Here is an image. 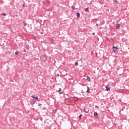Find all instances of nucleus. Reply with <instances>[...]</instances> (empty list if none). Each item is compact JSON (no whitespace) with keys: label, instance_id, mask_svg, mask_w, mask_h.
I'll return each instance as SVG.
<instances>
[{"label":"nucleus","instance_id":"obj_1","mask_svg":"<svg viewBox=\"0 0 129 129\" xmlns=\"http://www.w3.org/2000/svg\"><path fill=\"white\" fill-rule=\"evenodd\" d=\"M31 97H32V98L34 99H36V100H37V101H40V100H39V99L38 98V97H35V96H34V95H32V96H31Z\"/></svg>","mask_w":129,"mask_h":129},{"label":"nucleus","instance_id":"obj_2","mask_svg":"<svg viewBox=\"0 0 129 129\" xmlns=\"http://www.w3.org/2000/svg\"><path fill=\"white\" fill-rule=\"evenodd\" d=\"M120 28V25L117 24L116 25V30H119Z\"/></svg>","mask_w":129,"mask_h":129},{"label":"nucleus","instance_id":"obj_3","mask_svg":"<svg viewBox=\"0 0 129 129\" xmlns=\"http://www.w3.org/2000/svg\"><path fill=\"white\" fill-rule=\"evenodd\" d=\"M106 91H110V87H108V86H106Z\"/></svg>","mask_w":129,"mask_h":129},{"label":"nucleus","instance_id":"obj_4","mask_svg":"<svg viewBox=\"0 0 129 129\" xmlns=\"http://www.w3.org/2000/svg\"><path fill=\"white\" fill-rule=\"evenodd\" d=\"M58 93H59V94H63V91H61V88H59Z\"/></svg>","mask_w":129,"mask_h":129},{"label":"nucleus","instance_id":"obj_5","mask_svg":"<svg viewBox=\"0 0 129 129\" xmlns=\"http://www.w3.org/2000/svg\"><path fill=\"white\" fill-rule=\"evenodd\" d=\"M84 110L86 113H88V112H89V110L88 109H84Z\"/></svg>","mask_w":129,"mask_h":129},{"label":"nucleus","instance_id":"obj_6","mask_svg":"<svg viewBox=\"0 0 129 129\" xmlns=\"http://www.w3.org/2000/svg\"><path fill=\"white\" fill-rule=\"evenodd\" d=\"M113 48H114V49H116V50H118V46H113Z\"/></svg>","mask_w":129,"mask_h":129},{"label":"nucleus","instance_id":"obj_7","mask_svg":"<svg viewBox=\"0 0 129 129\" xmlns=\"http://www.w3.org/2000/svg\"><path fill=\"white\" fill-rule=\"evenodd\" d=\"M87 80L88 81V82H90V78L89 77H87Z\"/></svg>","mask_w":129,"mask_h":129},{"label":"nucleus","instance_id":"obj_8","mask_svg":"<svg viewBox=\"0 0 129 129\" xmlns=\"http://www.w3.org/2000/svg\"><path fill=\"white\" fill-rule=\"evenodd\" d=\"M77 17H78V18H79L80 17V13H77Z\"/></svg>","mask_w":129,"mask_h":129},{"label":"nucleus","instance_id":"obj_9","mask_svg":"<svg viewBox=\"0 0 129 129\" xmlns=\"http://www.w3.org/2000/svg\"><path fill=\"white\" fill-rule=\"evenodd\" d=\"M94 116H96L98 115V113H97V112H94Z\"/></svg>","mask_w":129,"mask_h":129},{"label":"nucleus","instance_id":"obj_10","mask_svg":"<svg viewBox=\"0 0 129 129\" xmlns=\"http://www.w3.org/2000/svg\"><path fill=\"white\" fill-rule=\"evenodd\" d=\"M89 87H87V91H86V92H88V93H89Z\"/></svg>","mask_w":129,"mask_h":129},{"label":"nucleus","instance_id":"obj_11","mask_svg":"<svg viewBox=\"0 0 129 129\" xmlns=\"http://www.w3.org/2000/svg\"><path fill=\"white\" fill-rule=\"evenodd\" d=\"M88 11V8L85 9V12H87Z\"/></svg>","mask_w":129,"mask_h":129},{"label":"nucleus","instance_id":"obj_12","mask_svg":"<svg viewBox=\"0 0 129 129\" xmlns=\"http://www.w3.org/2000/svg\"><path fill=\"white\" fill-rule=\"evenodd\" d=\"M75 64L76 66H78V62H76Z\"/></svg>","mask_w":129,"mask_h":129},{"label":"nucleus","instance_id":"obj_13","mask_svg":"<svg viewBox=\"0 0 129 129\" xmlns=\"http://www.w3.org/2000/svg\"><path fill=\"white\" fill-rule=\"evenodd\" d=\"M19 54V51H16L15 52V55H18Z\"/></svg>","mask_w":129,"mask_h":129},{"label":"nucleus","instance_id":"obj_14","mask_svg":"<svg viewBox=\"0 0 129 129\" xmlns=\"http://www.w3.org/2000/svg\"><path fill=\"white\" fill-rule=\"evenodd\" d=\"M2 16H7V14H5V13H3L2 14Z\"/></svg>","mask_w":129,"mask_h":129},{"label":"nucleus","instance_id":"obj_15","mask_svg":"<svg viewBox=\"0 0 129 129\" xmlns=\"http://www.w3.org/2000/svg\"><path fill=\"white\" fill-rule=\"evenodd\" d=\"M81 117H82V114H81V115L79 116V118H81Z\"/></svg>","mask_w":129,"mask_h":129},{"label":"nucleus","instance_id":"obj_16","mask_svg":"<svg viewBox=\"0 0 129 129\" xmlns=\"http://www.w3.org/2000/svg\"><path fill=\"white\" fill-rule=\"evenodd\" d=\"M41 105H42V104L41 103L38 104V106H41Z\"/></svg>","mask_w":129,"mask_h":129},{"label":"nucleus","instance_id":"obj_17","mask_svg":"<svg viewBox=\"0 0 129 129\" xmlns=\"http://www.w3.org/2000/svg\"><path fill=\"white\" fill-rule=\"evenodd\" d=\"M72 10H75V7H72Z\"/></svg>","mask_w":129,"mask_h":129},{"label":"nucleus","instance_id":"obj_18","mask_svg":"<svg viewBox=\"0 0 129 129\" xmlns=\"http://www.w3.org/2000/svg\"><path fill=\"white\" fill-rule=\"evenodd\" d=\"M24 27H26V26H27V23H25V24H24Z\"/></svg>","mask_w":129,"mask_h":129},{"label":"nucleus","instance_id":"obj_19","mask_svg":"<svg viewBox=\"0 0 129 129\" xmlns=\"http://www.w3.org/2000/svg\"><path fill=\"white\" fill-rule=\"evenodd\" d=\"M114 2L116 3V4H117V0H115Z\"/></svg>","mask_w":129,"mask_h":129},{"label":"nucleus","instance_id":"obj_20","mask_svg":"<svg viewBox=\"0 0 129 129\" xmlns=\"http://www.w3.org/2000/svg\"><path fill=\"white\" fill-rule=\"evenodd\" d=\"M24 7H25V4H24L23 5H22V7L24 8Z\"/></svg>","mask_w":129,"mask_h":129},{"label":"nucleus","instance_id":"obj_21","mask_svg":"<svg viewBox=\"0 0 129 129\" xmlns=\"http://www.w3.org/2000/svg\"><path fill=\"white\" fill-rule=\"evenodd\" d=\"M92 35H95V33L94 32L92 33Z\"/></svg>","mask_w":129,"mask_h":129},{"label":"nucleus","instance_id":"obj_22","mask_svg":"<svg viewBox=\"0 0 129 129\" xmlns=\"http://www.w3.org/2000/svg\"><path fill=\"white\" fill-rule=\"evenodd\" d=\"M113 52H115V50L114 49H113Z\"/></svg>","mask_w":129,"mask_h":129},{"label":"nucleus","instance_id":"obj_23","mask_svg":"<svg viewBox=\"0 0 129 129\" xmlns=\"http://www.w3.org/2000/svg\"><path fill=\"white\" fill-rule=\"evenodd\" d=\"M114 125H115V126H116V124L114 123Z\"/></svg>","mask_w":129,"mask_h":129},{"label":"nucleus","instance_id":"obj_24","mask_svg":"<svg viewBox=\"0 0 129 129\" xmlns=\"http://www.w3.org/2000/svg\"><path fill=\"white\" fill-rule=\"evenodd\" d=\"M100 29H102V28H101V27H100Z\"/></svg>","mask_w":129,"mask_h":129},{"label":"nucleus","instance_id":"obj_25","mask_svg":"<svg viewBox=\"0 0 129 129\" xmlns=\"http://www.w3.org/2000/svg\"><path fill=\"white\" fill-rule=\"evenodd\" d=\"M96 26H98V24H96Z\"/></svg>","mask_w":129,"mask_h":129}]
</instances>
